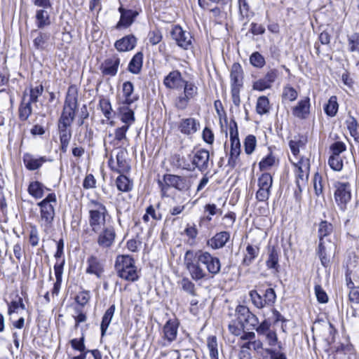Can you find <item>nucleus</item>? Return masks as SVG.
Listing matches in <instances>:
<instances>
[{
    "instance_id": "39448f33",
    "label": "nucleus",
    "mask_w": 359,
    "mask_h": 359,
    "mask_svg": "<svg viewBox=\"0 0 359 359\" xmlns=\"http://www.w3.org/2000/svg\"><path fill=\"white\" fill-rule=\"evenodd\" d=\"M334 187L335 189L334 200L339 208L345 210L351 198V184L348 182H336Z\"/></svg>"
},
{
    "instance_id": "f03ea898",
    "label": "nucleus",
    "mask_w": 359,
    "mask_h": 359,
    "mask_svg": "<svg viewBox=\"0 0 359 359\" xmlns=\"http://www.w3.org/2000/svg\"><path fill=\"white\" fill-rule=\"evenodd\" d=\"M88 223L92 231L98 233L106 226L110 215L106 206L99 200H90L87 205Z\"/></svg>"
},
{
    "instance_id": "dca6fc26",
    "label": "nucleus",
    "mask_w": 359,
    "mask_h": 359,
    "mask_svg": "<svg viewBox=\"0 0 359 359\" xmlns=\"http://www.w3.org/2000/svg\"><path fill=\"white\" fill-rule=\"evenodd\" d=\"M178 327L179 322L177 319L168 320L163 327V338L169 344L176 339Z\"/></svg>"
},
{
    "instance_id": "69168bd1",
    "label": "nucleus",
    "mask_w": 359,
    "mask_h": 359,
    "mask_svg": "<svg viewBox=\"0 0 359 359\" xmlns=\"http://www.w3.org/2000/svg\"><path fill=\"white\" fill-rule=\"evenodd\" d=\"M328 163L331 168L336 171H339L343 168V161L341 156L331 155Z\"/></svg>"
},
{
    "instance_id": "c9c22d12",
    "label": "nucleus",
    "mask_w": 359,
    "mask_h": 359,
    "mask_svg": "<svg viewBox=\"0 0 359 359\" xmlns=\"http://www.w3.org/2000/svg\"><path fill=\"white\" fill-rule=\"evenodd\" d=\"M63 263L64 261L60 263L57 262L54 266L56 281L52 290L53 295H57L61 287Z\"/></svg>"
},
{
    "instance_id": "f3484780",
    "label": "nucleus",
    "mask_w": 359,
    "mask_h": 359,
    "mask_svg": "<svg viewBox=\"0 0 359 359\" xmlns=\"http://www.w3.org/2000/svg\"><path fill=\"white\" fill-rule=\"evenodd\" d=\"M229 137L231 141L230 154L239 156L241 152V143L238 138L237 123L232 121L229 124Z\"/></svg>"
},
{
    "instance_id": "3c124183",
    "label": "nucleus",
    "mask_w": 359,
    "mask_h": 359,
    "mask_svg": "<svg viewBox=\"0 0 359 359\" xmlns=\"http://www.w3.org/2000/svg\"><path fill=\"white\" fill-rule=\"evenodd\" d=\"M298 97L297 91L290 85H286L283 87L282 93L283 101L293 102Z\"/></svg>"
},
{
    "instance_id": "5fc2aeb1",
    "label": "nucleus",
    "mask_w": 359,
    "mask_h": 359,
    "mask_svg": "<svg viewBox=\"0 0 359 359\" xmlns=\"http://www.w3.org/2000/svg\"><path fill=\"white\" fill-rule=\"evenodd\" d=\"M264 337H265V340L269 346L273 347L278 346L280 349L282 348L281 343L278 341L276 331L271 330L270 332L264 335Z\"/></svg>"
},
{
    "instance_id": "ddd939ff",
    "label": "nucleus",
    "mask_w": 359,
    "mask_h": 359,
    "mask_svg": "<svg viewBox=\"0 0 359 359\" xmlns=\"http://www.w3.org/2000/svg\"><path fill=\"white\" fill-rule=\"evenodd\" d=\"M120 64V58L118 55H113L106 59L100 65V71L103 76H114L117 72Z\"/></svg>"
},
{
    "instance_id": "4468645a",
    "label": "nucleus",
    "mask_w": 359,
    "mask_h": 359,
    "mask_svg": "<svg viewBox=\"0 0 359 359\" xmlns=\"http://www.w3.org/2000/svg\"><path fill=\"white\" fill-rule=\"evenodd\" d=\"M172 36L181 48L187 50L191 46V36L189 32L184 31L181 27L176 26L172 32Z\"/></svg>"
},
{
    "instance_id": "bf43d9fd",
    "label": "nucleus",
    "mask_w": 359,
    "mask_h": 359,
    "mask_svg": "<svg viewBox=\"0 0 359 359\" xmlns=\"http://www.w3.org/2000/svg\"><path fill=\"white\" fill-rule=\"evenodd\" d=\"M257 140L255 136L252 135H248L244 142L245 151L247 154H251L256 147Z\"/></svg>"
},
{
    "instance_id": "5701e85b",
    "label": "nucleus",
    "mask_w": 359,
    "mask_h": 359,
    "mask_svg": "<svg viewBox=\"0 0 359 359\" xmlns=\"http://www.w3.org/2000/svg\"><path fill=\"white\" fill-rule=\"evenodd\" d=\"M184 82L181 73L177 70L170 72L163 80V83L166 88L170 89L182 87Z\"/></svg>"
},
{
    "instance_id": "338daca9",
    "label": "nucleus",
    "mask_w": 359,
    "mask_h": 359,
    "mask_svg": "<svg viewBox=\"0 0 359 359\" xmlns=\"http://www.w3.org/2000/svg\"><path fill=\"white\" fill-rule=\"evenodd\" d=\"M72 347L80 351L81 353H88L89 350L86 351V346L84 344V337L82 336L80 339H73L70 341Z\"/></svg>"
},
{
    "instance_id": "f704fd0d",
    "label": "nucleus",
    "mask_w": 359,
    "mask_h": 359,
    "mask_svg": "<svg viewBox=\"0 0 359 359\" xmlns=\"http://www.w3.org/2000/svg\"><path fill=\"white\" fill-rule=\"evenodd\" d=\"M45 189L48 190L38 181L31 182L28 187L29 194L36 199L41 198L43 196Z\"/></svg>"
},
{
    "instance_id": "6e6d98bb",
    "label": "nucleus",
    "mask_w": 359,
    "mask_h": 359,
    "mask_svg": "<svg viewBox=\"0 0 359 359\" xmlns=\"http://www.w3.org/2000/svg\"><path fill=\"white\" fill-rule=\"evenodd\" d=\"M272 183V177L269 173H263L258 179V187L259 189H271Z\"/></svg>"
},
{
    "instance_id": "774afa93",
    "label": "nucleus",
    "mask_w": 359,
    "mask_h": 359,
    "mask_svg": "<svg viewBox=\"0 0 359 359\" xmlns=\"http://www.w3.org/2000/svg\"><path fill=\"white\" fill-rule=\"evenodd\" d=\"M346 146L342 142H335L330 146L332 155L340 156V154L346 151Z\"/></svg>"
},
{
    "instance_id": "09e8293b",
    "label": "nucleus",
    "mask_w": 359,
    "mask_h": 359,
    "mask_svg": "<svg viewBox=\"0 0 359 359\" xmlns=\"http://www.w3.org/2000/svg\"><path fill=\"white\" fill-rule=\"evenodd\" d=\"M207 346L210 352V359L218 358V344L215 336H210L207 339Z\"/></svg>"
},
{
    "instance_id": "f257e3e1",
    "label": "nucleus",
    "mask_w": 359,
    "mask_h": 359,
    "mask_svg": "<svg viewBox=\"0 0 359 359\" xmlns=\"http://www.w3.org/2000/svg\"><path fill=\"white\" fill-rule=\"evenodd\" d=\"M184 264L195 281L206 278L208 274L215 276L221 270L219 259L201 250H187L184 255Z\"/></svg>"
},
{
    "instance_id": "864d4df0",
    "label": "nucleus",
    "mask_w": 359,
    "mask_h": 359,
    "mask_svg": "<svg viewBox=\"0 0 359 359\" xmlns=\"http://www.w3.org/2000/svg\"><path fill=\"white\" fill-rule=\"evenodd\" d=\"M99 105L104 117L109 121L112 118L113 114V110L109 100L105 98L101 99Z\"/></svg>"
},
{
    "instance_id": "603ef678",
    "label": "nucleus",
    "mask_w": 359,
    "mask_h": 359,
    "mask_svg": "<svg viewBox=\"0 0 359 359\" xmlns=\"http://www.w3.org/2000/svg\"><path fill=\"white\" fill-rule=\"evenodd\" d=\"M277 163L278 160L271 153H270L259 162V169L261 170H267L271 167L276 165Z\"/></svg>"
},
{
    "instance_id": "aec40b11",
    "label": "nucleus",
    "mask_w": 359,
    "mask_h": 359,
    "mask_svg": "<svg viewBox=\"0 0 359 359\" xmlns=\"http://www.w3.org/2000/svg\"><path fill=\"white\" fill-rule=\"evenodd\" d=\"M163 181L170 187H174L179 191H183L187 189L186 179L179 175L170 174L164 175Z\"/></svg>"
},
{
    "instance_id": "7c9ffc66",
    "label": "nucleus",
    "mask_w": 359,
    "mask_h": 359,
    "mask_svg": "<svg viewBox=\"0 0 359 359\" xmlns=\"http://www.w3.org/2000/svg\"><path fill=\"white\" fill-rule=\"evenodd\" d=\"M133 84L130 81H126L123 83V95L124 100L121 104H131L137 100V97L133 95Z\"/></svg>"
},
{
    "instance_id": "2eb2a0df",
    "label": "nucleus",
    "mask_w": 359,
    "mask_h": 359,
    "mask_svg": "<svg viewBox=\"0 0 359 359\" xmlns=\"http://www.w3.org/2000/svg\"><path fill=\"white\" fill-rule=\"evenodd\" d=\"M209 160V151L206 149H201L194 153L191 162L201 172H204L208 169Z\"/></svg>"
},
{
    "instance_id": "052dcab7",
    "label": "nucleus",
    "mask_w": 359,
    "mask_h": 359,
    "mask_svg": "<svg viewBox=\"0 0 359 359\" xmlns=\"http://www.w3.org/2000/svg\"><path fill=\"white\" fill-rule=\"evenodd\" d=\"M229 331L230 333L235 336H240L245 328L243 324H241L237 319L236 320H231L228 325Z\"/></svg>"
},
{
    "instance_id": "8fccbe9b",
    "label": "nucleus",
    "mask_w": 359,
    "mask_h": 359,
    "mask_svg": "<svg viewBox=\"0 0 359 359\" xmlns=\"http://www.w3.org/2000/svg\"><path fill=\"white\" fill-rule=\"evenodd\" d=\"M269 100L266 96H260L257 101L256 111L260 115L265 114L269 111Z\"/></svg>"
},
{
    "instance_id": "b1692460",
    "label": "nucleus",
    "mask_w": 359,
    "mask_h": 359,
    "mask_svg": "<svg viewBox=\"0 0 359 359\" xmlns=\"http://www.w3.org/2000/svg\"><path fill=\"white\" fill-rule=\"evenodd\" d=\"M310 113V99L306 97L298 102L292 109V114L299 118H306Z\"/></svg>"
},
{
    "instance_id": "79ce46f5",
    "label": "nucleus",
    "mask_w": 359,
    "mask_h": 359,
    "mask_svg": "<svg viewBox=\"0 0 359 359\" xmlns=\"http://www.w3.org/2000/svg\"><path fill=\"white\" fill-rule=\"evenodd\" d=\"M26 93L24 95L22 102L19 107V118L21 121H26L31 115L32 109L31 102L26 100Z\"/></svg>"
},
{
    "instance_id": "9b49d317",
    "label": "nucleus",
    "mask_w": 359,
    "mask_h": 359,
    "mask_svg": "<svg viewBox=\"0 0 359 359\" xmlns=\"http://www.w3.org/2000/svg\"><path fill=\"white\" fill-rule=\"evenodd\" d=\"M278 76L279 71L276 69H271L266 73L264 77L253 83L252 88L258 91L269 89Z\"/></svg>"
},
{
    "instance_id": "680f3d73",
    "label": "nucleus",
    "mask_w": 359,
    "mask_h": 359,
    "mask_svg": "<svg viewBox=\"0 0 359 359\" xmlns=\"http://www.w3.org/2000/svg\"><path fill=\"white\" fill-rule=\"evenodd\" d=\"M348 49L351 52L359 53V34L354 33L348 37Z\"/></svg>"
},
{
    "instance_id": "412c9836",
    "label": "nucleus",
    "mask_w": 359,
    "mask_h": 359,
    "mask_svg": "<svg viewBox=\"0 0 359 359\" xmlns=\"http://www.w3.org/2000/svg\"><path fill=\"white\" fill-rule=\"evenodd\" d=\"M87 273L94 274L97 278L101 277L104 272V264L101 260H100L96 256L91 255L87 259Z\"/></svg>"
},
{
    "instance_id": "0e129e2a",
    "label": "nucleus",
    "mask_w": 359,
    "mask_h": 359,
    "mask_svg": "<svg viewBox=\"0 0 359 359\" xmlns=\"http://www.w3.org/2000/svg\"><path fill=\"white\" fill-rule=\"evenodd\" d=\"M239 13L241 17L248 18L250 14V8L248 0H238Z\"/></svg>"
},
{
    "instance_id": "bb28decb",
    "label": "nucleus",
    "mask_w": 359,
    "mask_h": 359,
    "mask_svg": "<svg viewBox=\"0 0 359 359\" xmlns=\"http://www.w3.org/2000/svg\"><path fill=\"white\" fill-rule=\"evenodd\" d=\"M128 105L121 104L118 107L121 121L124 123L123 126H127V128H130L135 121L134 111L128 107Z\"/></svg>"
},
{
    "instance_id": "e433bc0d",
    "label": "nucleus",
    "mask_w": 359,
    "mask_h": 359,
    "mask_svg": "<svg viewBox=\"0 0 359 359\" xmlns=\"http://www.w3.org/2000/svg\"><path fill=\"white\" fill-rule=\"evenodd\" d=\"M36 25L39 29H43L50 25L49 14L45 9L36 11Z\"/></svg>"
},
{
    "instance_id": "f8f14e48",
    "label": "nucleus",
    "mask_w": 359,
    "mask_h": 359,
    "mask_svg": "<svg viewBox=\"0 0 359 359\" xmlns=\"http://www.w3.org/2000/svg\"><path fill=\"white\" fill-rule=\"evenodd\" d=\"M97 238L98 245L104 250H109L114 244L116 238V232L112 226L104 227Z\"/></svg>"
},
{
    "instance_id": "a19ab883",
    "label": "nucleus",
    "mask_w": 359,
    "mask_h": 359,
    "mask_svg": "<svg viewBox=\"0 0 359 359\" xmlns=\"http://www.w3.org/2000/svg\"><path fill=\"white\" fill-rule=\"evenodd\" d=\"M333 225L327 221H322L319 224L318 235L319 241L326 240L325 238L330 236L333 231Z\"/></svg>"
},
{
    "instance_id": "58836bf2",
    "label": "nucleus",
    "mask_w": 359,
    "mask_h": 359,
    "mask_svg": "<svg viewBox=\"0 0 359 359\" xmlns=\"http://www.w3.org/2000/svg\"><path fill=\"white\" fill-rule=\"evenodd\" d=\"M114 311H115V306L114 305H111L105 311V313L102 317V323H101V325H100L102 336L104 335V334L111 321Z\"/></svg>"
},
{
    "instance_id": "a18cd8bd",
    "label": "nucleus",
    "mask_w": 359,
    "mask_h": 359,
    "mask_svg": "<svg viewBox=\"0 0 359 359\" xmlns=\"http://www.w3.org/2000/svg\"><path fill=\"white\" fill-rule=\"evenodd\" d=\"M117 189L123 192H127L132 189V184L130 180L124 175L121 174L116 180Z\"/></svg>"
},
{
    "instance_id": "423d86ee",
    "label": "nucleus",
    "mask_w": 359,
    "mask_h": 359,
    "mask_svg": "<svg viewBox=\"0 0 359 359\" xmlns=\"http://www.w3.org/2000/svg\"><path fill=\"white\" fill-rule=\"evenodd\" d=\"M182 86H184V94L180 95L175 102V107L181 110L186 109L189 100L198 94V88L194 83L184 81Z\"/></svg>"
},
{
    "instance_id": "20e7f679",
    "label": "nucleus",
    "mask_w": 359,
    "mask_h": 359,
    "mask_svg": "<svg viewBox=\"0 0 359 359\" xmlns=\"http://www.w3.org/2000/svg\"><path fill=\"white\" fill-rule=\"evenodd\" d=\"M57 203L55 194H49L43 200L38 203L40 207L41 224L47 231L51 226L54 217V206Z\"/></svg>"
},
{
    "instance_id": "393cba45",
    "label": "nucleus",
    "mask_w": 359,
    "mask_h": 359,
    "mask_svg": "<svg viewBox=\"0 0 359 359\" xmlns=\"http://www.w3.org/2000/svg\"><path fill=\"white\" fill-rule=\"evenodd\" d=\"M118 11L121 13V18L116 25L117 28H120L121 27H128L130 26L136 16L138 15L137 12L133 10H126L123 7H120L118 8Z\"/></svg>"
},
{
    "instance_id": "0eeeda50",
    "label": "nucleus",
    "mask_w": 359,
    "mask_h": 359,
    "mask_svg": "<svg viewBox=\"0 0 359 359\" xmlns=\"http://www.w3.org/2000/svg\"><path fill=\"white\" fill-rule=\"evenodd\" d=\"M249 295L253 305L257 309H263L266 306H272L276 299V292L272 288H268L265 290L264 300H262V295L256 290H251Z\"/></svg>"
},
{
    "instance_id": "4c0bfd02",
    "label": "nucleus",
    "mask_w": 359,
    "mask_h": 359,
    "mask_svg": "<svg viewBox=\"0 0 359 359\" xmlns=\"http://www.w3.org/2000/svg\"><path fill=\"white\" fill-rule=\"evenodd\" d=\"M143 54L142 52L137 53L130 60L128 65V70L133 74H138L142 67Z\"/></svg>"
},
{
    "instance_id": "6e6552de",
    "label": "nucleus",
    "mask_w": 359,
    "mask_h": 359,
    "mask_svg": "<svg viewBox=\"0 0 359 359\" xmlns=\"http://www.w3.org/2000/svg\"><path fill=\"white\" fill-rule=\"evenodd\" d=\"M318 255L322 265L327 266L330 262L331 257L335 254L336 244L329 239L319 241Z\"/></svg>"
},
{
    "instance_id": "a878e982",
    "label": "nucleus",
    "mask_w": 359,
    "mask_h": 359,
    "mask_svg": "<svg viewBox=\"0 0 359 359\" xmlns=\"http://www.w3.org/2000/svg\"><path fill=\"white\" fill-rule=\"evenodd\" d=\"M70 126L58 125L59 137L60 142V150L66 153L68 149L69 144L72 138V131Z\"/></svg>"
},
{
    "instance_id": "6ab92c4d",
    "label": "nucleus",
    "mask_w": 359,
    "mask_h": 359,
    "mask_svg": "<svg viewBox=\"0 0 359 359\" xmlns=\"http://www.w3.org/2000/svg\"><path fill=\"white\" fill-rule=\"evenodd\" d=\"M137 41V38L133 34H129L117 40L114 46L118 52H127L135 48Z\"/></svg>"
},
{
    "instance_id": "37998d69",
    "label": "nucleus",
    "mask_w": 359,
    "mask_h": 359,
    "mask_svg": "<svg viewBox=\"0 0 359 359\" xmlns=\"http://www.w3.org/2000/svg\"><path fill=\"white\" fill-rule=\"evenodd\" d=\"M235 311L236 319L245 327V324L252 313L247 306L243 305H238Z\"/></svg>"
},
{
    "instance_id": "cd10ccee",
    "label": "nucleus",
    "mask_w": 359,
    "mask_h": 359,
    "mask_svg": "<svg viewBox=\"0 0 359 359\" xmlns=\"http://www.w3.org/2000/svg\"><path fill=\"white\" fill-rule=\"evenodd\" d=\"M230 76L231 88H241L242 86L243 72L242 67L239 63L233 64Z\"/></svg>"
},
{
    "instance_id": "7ed1b4c3",
    "label": "nucleus",
    "mask_w": 359,
    "mask_h": 359,
    "mask_svg": "<svg viewBox=\"0 0 359 359\" xmlns=\"http://www.w3.org/2000/svg\"><path fill=\"white\" fill-rule=\"evenodd\" d=\"M115 269L121 278L134 282L138 280L139 275L135 260L129 255H118L115 262Z\"/></svg>"
},
{
    "instance_id": "ea45409f",
    "label": "nucleus",
    "mask_w": 359,
    "mask_h": 359,
    "mask_svg": "<svg viewBox=\"0 0 359 359\" xmlns=\"http://www.w3.org/2000/svg\"><path fill=\"white\" fill-rule=\"evenodd\" d=\"M266 264L269 269H274L276 271H278V253L274 247L269 249V257Z\"/></svg>"
},
{
    "instance_id": "4be33fe9",
    "label": "nucleus",
    "mask_w": 359,
    "mask_h": 359,
    "mask_svg": "<svg viewBox=\"0 0 359 359\" xmlns=\"http://www.w3.org/2000/svg\"><path fill=\"white\" fill-rule=\"evenodd\" d=\"M48 161L46 156H40L39 158L26 153L23 155V163L25 166L29 170H35L41 167V165Z\"/></svg>"
},
{
    "instance_id": "e2e57ef3",
    "label": "nucleus",
    "mask_w": 359,
    "mask_h": 359,
    "mask_svg": "<svg viewBox=\"0 0 359 359\" xmlns=\"http://www.w3.org/2000/svg\"><path fill=\"white\" fill-rule=\"evenodd\" d=\"M250 62L254 67L262 68L265 65L264 57L258 52L253 53L250 57Z\"/></svg>"
},
{
    "instance_id": "9d476101",
    "label": "nucleus",
    "mask_w": 359,
    "mask_h": 359,
    "mask_svg": "<svg viewBox=\"0 0 359 359\" xmlns=\"http://www.w3.org/2000/svg\"><path fill=\"white\" fill-rule=\"evenodd\" d=\"M201 128V123L199 120L192 118H183L178 124V130L184 135L187 137H192Z\"/></svg>"
},
{
    "instance_id": "1a4fd4ad",
    "label": "nucleus",
    "mask_w": 359,
    "mask_h": 359,
    "mask_svg": "<svg viewBox=\"0 0 359 359\" xmlns=\"http://www.w3.org/2000/svg\"><path fill=\"white\" fill-rule=\"evenodd\" d=\"M126 151L121 149L116 154V161L111 157L108 161V165L111 170L119 174L128 172L130 170V166L126 161Z\"/></svg>"
},
{
    "instance_id": "c756f323",
    "label": "nucleus",
    "mask_w": 359,
    "mask_h": 359,
    "mask_svg": "<svg viewBox=\"0 0 359 359\" xmlns=\"http://www.w3.org/2000/svg\"><path fill=\"white\" fill-rule=\"evenodd\" d=\"M129 128L122 126L115 129L114 139L112 142L114 146L121 147L124 146L125 143L128 142L126 133Z\"/></svg>"
},
{
    "instance_id": "473e14b6",
    "label": "nucleus",
    "mask_w": 359,
    "mask_h": 359,
    "mask_svg": "<svg viewBox=\"0 0 359 359\" xmlns=\"http://www.w3.org/2000/svg\"><path fill=\"white\" fill-rule=\"evenodd\" d=\"M259 252V248L257 245L248 244L246 247V251L243 259V264L245 266L250 265L257 257Z\"/></svg>"
},
{
    "instance_id": "2f4dec72",
    "label": "nucleus",
    "mask_w": 359,
    "mask_h": 359,
    "mask_svg": "<svg viewBox=\"0 0 359 359\" xmlns=\"http://www.w3.org/2000/svg\"><path fill=\"white\" fill-rule=\"evenodd\" d=\"M34 34H37V36L33 40L34 47L37 49H44L46 46L47 42L50 39V33L33 30L32 32V35L33 36Z\"/></svg>"
},
{
    "instance_id": "49530a36",
    "label": "nucleus",
    "mask_w": 359,
    "mask_h": 359,
    "mask_svg": "<svg viewBox=\"0 0 359 359\" xmlns=\"http://www.w3.org/2000/svg\"><path fill=\"white\" fill-rule=\"evenodd\" d=\"M169 162L170 165L172 167L173 170L177 169H186L189 170L185 164L184 158L182 157L178 154H174L169 158Z\"/></svg>"
},
{
    "instance_id": "de8ad7c7",
    "label": "nucleus",
    "mask_w": 359,
    "mask_h": 359,
    "mask_svg": "<svg viewBox=\"0 0 359 359\" xmlns=\"http://www.w3.org/2000/svg\"><path fill=\"white\" fill-rule=\"evenodd\" d=\"M346 123L350 135L356 142H359V127L355 118L351 116L348 119L346 120Z\"/></svg>"
},
{
    "instance_id": "c85d7f7f",
    "label": "nucleus",
    "mask_w": 359,
    "mask_h": 359,
    "mask_svg": "<svg viewBox=\"0 0 359 359\" xmlns=\"http://www.w3.org/2000/svg\"><path fill=\"white\" fill-rule=\"evenodd\" d=\"M230 233L227 231H221L216 233V235L211 238L209 241V244L214 249H219L225 245L227 241L229 240Z\"/></svg>"
},
{
    "instance_id": "4d7b16f0",
    "label": "nucleus",
    "mask_w": 359,
    "mask_h": 359,
    "mask_svg": "<svg viewBox=\"0 0 359 359\" xmlns=\"http://www.w3.org/2000/svg\"><path fill=\"white\" fill-rule=\"evenodd\" d=\"M182 290L191 296H196V287L189 278H184L180 282Z\"/></svg>"
},
{
    "instance_id": "a211bd4d",
    "label": "nucleus",
    "mask_w": 359,
    "mask_h": 359,
    "mask_svg": "<svg viewBox=\"0 0 359 359\" xmlns=\"http://www.w3.org/2000/svg\"><path fill=\"white\" fill-rule=\"evenodd\" d=\"M78 97L76 90L69 87L65 101L63 111L75 116V111L78 107Z\"/></svg>"
},
{
    "instance_id": "13d9d810",
    "label": "nucleus",
    "mask_w": 359,
    "mask_h": 359,
    "mask_svg": "<svg viewBox=\"0 0 359 359\" xmlns=\"http://www.w3.org/2000/svg\"><path fill=\"white\" fill-rule=\"evenodd\" d=\"M43 91L42 85H38L35 87H31L29 93V101L31 103H35L38 101V97L41 95Z\"/></svg>"
},
{
    "instance_id": "c03bdc74",
    "label": "nucleus",
    "mask_w": 359,
    "mask_h": 359,
    "mask_svg": "<svg viewBox=\"0 0 359 359\" xmlns=\"http://www.w3.org/2000/svg\"><path fill=\"white\" fill-rule=\"evenodd\" d=\"M339 108V104L337 103V98L336 96H332L329 99L327 103L324 107V111L325 114L331 117H333L336 115Z\"/></svg>"
},
{
    "instance_id": "72a5a7b5",
    "label": "nucleus",
    "mask_w": 359,
    "mask_h": 359,
    "mask_svg": "<svg viewBox=\"0 0 359 359\" xmlns=\"http://www.w3.org/2000/svg\"><path fill=\"white\" fill-rule=\"evenodd\" d=\"M296 168V184L299 189V192H302V188L305 187L309 177V173L306 170H303L302 166L295 165ZM307 169V167H306Z\"/></svg>"
}]
</instances>
